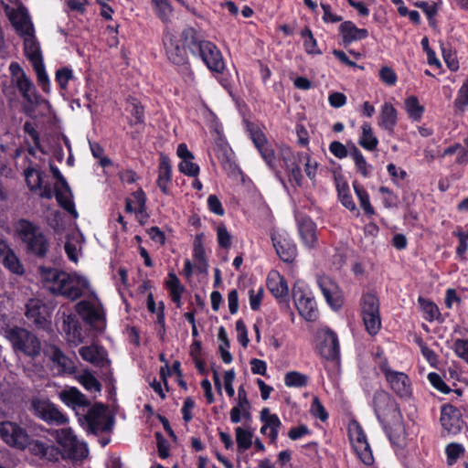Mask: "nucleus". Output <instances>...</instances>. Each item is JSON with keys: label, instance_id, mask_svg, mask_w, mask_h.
Returning a JSON list of instances; mask_svg holds the SVG:
<instances>
[{"label": "nucleus", "instance_id": "338daca9", "mask_svg": "<svg viewBox=\"0 0 468 468\" xmlns=\"http://www.w3.org/2000/svg\"><path fill=\"white\" fill-rule=\"evenodd\" d=\"M431 385L443 394L452 392V388L445 383L442 378L436 372H431L428 375Z\"/></svg>", "mask_w": 468, "mask_h": 468}, {"label": "nucleus", "instance_id": "bb28decb", "mask_svg": "<svg viewBox=\"0 0 468 468\" xmlns=\"http://www.w3.org/2000/svg\"><path fill=\"white\" fill-rule=\"evenodd\" d=\"M339 34L342 37V42L345 47L349 46L354 41L366 39L368 37V30L358 28L352 21H344L338 27Z\"/></svg>", "mask_w": 468, "mask_h": 468}, {"label": "nucleus", "instance_id": "6ab92c4d", "mask_svg": "<svg viewBox=\"0 0 468 468\" xmlns=\"http://www.w3.org/2000/svg\"><path fill=\"white\" fill-rule=\"evenodd\" d=\"M105 410L106 407L102 403H95L85 415L84 418L88 428L92 433L97 434L100 431L106 432L112 430L113 423L112 418H108L103 423L101 421L105 414Z\"/></svg>", "mask_w": 468, "mask_h": 468}, {"label": "nucleus", "instance_id": "5701e85b", "mask_svg": "<svg viewBox=\"0 0 468 468\" xmlns=\"http://www.w3.org/2000/svg\"><path fill=\"white\" fill-rule=\"evenodd\" d=\"M77 313L90 326L95 327L97 323H101L105 326V312L101 305L95 307L88 301H80L76 305Z\"/></svg>", "mask_w": 468, "mask_h": 468}, {"label": "nucleus", "instance_id": "a19ab883", "mask_svg": "<svg viewBox=\"0 0 468 468\" xmlns=\"http://www.w3.org/2000/svg\"><path fill=\"white\" fill-rule=\"evenodd\" d=\"M405 109L411 120L420 121L422 118L424 107L420 104L416 96H410L406 99Z\"/></svg>", "mask_w": 468, "mask_h": 468}, {"label": "nucleus", "instance_id": "20e7f679", "mask_svg": "<svg viewBox=\"0 0 468 468\" xmlns=\"http://www.w3.org/2000/svg\"><path fill=\"white\" fill-rule=\"evenodd\" d=\"M15 353L36 358L41 353V342L38 337L26 328L15 325L5 332Z\"/></svg>", "mask_w": 468, "mask_h": 468}, {"label": "nucleus", "instance_id": "473e14b6", "mask_svg": "<svg viewBox=\"0 0 468 468\" xmlns=\"http://www.w3.org/2000/svg\"><path fill=\"white\" fill-rule=\"evenodd\" d=\"M418 303L423 312V318L428 322L438 321L442 323L443 319L437 304L430 299L420 296L418 298Z\"/></svg>", "mask_w": 468, "mask_h": 468}, {"label": "nucleus", "instance_id": "cd10ccee", "mask_svg": "<svg viewBox=\"0 0 468 468\" xmlns=\"http://www.w3.org/2000/svg\"><path fill=\"white\" fill-rule=\"evenodd\" d=\"M378 123L389 135L394 134L398 123V112L390 102L382 104Z\"/></svg>", "mask_w": 468, "mask_h": 468}, {"label": "nucleus", "instance_id": "c03bdc74", "mask_svg": "<svg viewBox=\"0 0 468 468\" xmlns=\"http://www.w3.org/2000/svg\"><path fill=\"white\" fill-rule=\"evenodd\" d=\"M78 381L88 391L94 390L96 392H101V384L88 369H85L83 373L78 377Z\"/></svg>", "mask_w": 468, "mask_h": 468}, {"label": "nucleus", "instance_id": "bf43d9fd", "mask_svg": "<svg viewBox=\"0 0 468 468\" xmlns=\"http://www.w3.org/2000/svg\"><path fill=\"white\" fill-rule=\"evenodd\" d=\"M133 109L131 110V114L134 118V121L131 120L129 124L131 126L135 124H143L144 123V108L142 103L135 98H131L130 100Z\"/></svg>", "mask_w": 468, "mask_h": 468}, {"label": "nucleus", "instance_id": "4be33fe9", "mask_svg": "<svg viewBox=\"0 0 468 468\" xmlns=\"http://www.w3.org/2000/svg\"><path fill=\"white\" fill-rule=\"evenodd\" d=\"M55 294L75 301L82 296V289L76 283L75 280L66 271L60 274L56 286L52 288Z\"/></svg>", "mask_w": 468, "mask_h": 468}, {"label": "nucleus", "instance_id": "5fc2aeb1", "mask_svg": "<svg viewBox=\"0 0 468 468\" xmlns=\"http://www.w3.org/2000/svg\"><path fill=\"white\" fill-rule=\"evenodd\" d=\"M452 236L458 239V246L456 247V256L461 261H463L466 259L465 253L468 250L467 235H463L462 227L458 226L456 230L452 232Z\"/></svg>", "mask_w": 468, "mask_h": 468}, {"label": "nucleus", "instance_id": "a878e982", "mask_svg": "<svg viewBox=\"0 0 468 468\" xmlns=\"http://www.w3.org/2000/svg\"><path fill=\"white\" fill-rule=\"evenodd\" d=\"M79 354L83 360L95 367H103L109 363L107 352L102 346L96 345L81 346L79 349Z\"/></svg>", "mask_w": 468, "mask_h": 468}, {"label": "nucleus", "instance_id": "774afa93", "mask_svg": "<svg viewBox=\"0 0 468 468\" xmlns=\"http://www.w3.org/2000/svg\"><path fill=\"white\" fill-rule=\"evenodd\" d=\"M454 106L462 112L468 106V80L463 83L458 90L457 97L454 100Z\"/></svg>", "mask_w": 468, "mask_h": 468}, {"label": "nucleus", "instance_id": "ea45409f", "mask_svg": "<svg viewBox=\"0 0 468 468\" xmlns=\"http://www.w3.org/2000/svg\"><path fill=\"white\" fill-rule=\"evenodd\" d=\"M235 434L239 452H245L251 447L253 438L252 431L243 429L242 427H237L235 428Z\"/></svg>", "mask_w": 468, "mask_h": 468}, {"label": "nucleus", "instance_id": "4468645a", "mask_svg": "<svg viewBox=\"0 0 468 468\" xmlns=\"http://www.w3.org/2000/svg\"><path fill=\"white\" fill-rule=\"evenodd\" d=\"M26 317L38 329L48 330L50 327V314L46 303L37 298H31L26 303Z\"/></svg>", "mask_w": 468, "mask_h": 468}, {"label": "nucleus", "instance_id": "e2e57ef3", "mask_svg": "<svg viewBox=\"0 0 468 468\" xmlns=\"http://www.w3.org/2000/svg\"><path fill=\"white\" fill-rule=\"evenodd\" d=\"M378 192L383 196V206L386 208L395 207L398 205L399 197L388 186H381Z\"/></svg>", "mask_w": 468, "mask_h": 468}, {"label": "nucleus", "instance_id": "4c0bfd02", "mask_svg": "<svg viewBox=\"0 0 468 468\" xmlns=\"http://www.w3.org/2000/svg\"><path fill=\"white\" fill-rule=\"evenodd\" d=\"M301 37L303 39L304 51L309 55H321L323 52L318 48L317 41L314 37L312 30L305 27L300 33Z\"/></svg>", "mask_w": 468, "mask_h": 468}, {"label": "nucleus", "instance_id": "79ce46f5", "mask_svg": "<svg viewBox=\"0 0 468 468\" xmlns=\"http://www.w3.org/2000/svg\"><path fill=\"white\" fill-rule=\"evenodd\" d=\"M214 151L217 158L223 166L231 163L233 152L227 142L218 140L216 143Z\"/></svg>", "mask_w": 468, "mask_h": 468}, {"label": "nucleus", "instance_id": "72a5a7b5", "mask_svg": "<svg viewBox=\"0 0 468 468\" xmlns=\"http://www.w3.org/2000/svg\"><path fill=\"white\" fill-rule=\"evenodd\" d=\"M353 188L365 215L367 217L375 215V208L370 203L369 195L365 187L358 181L355 180L353 182Z\"/></svg>", "mask_w": 468, "mask_h": 468}, {"label": "nucleus", "instance_id": "37998d69", "mask_svg": "<svg viewBox=\"0 0 468 468\" xmlns=\"http://www.w3.org/2000/svg\"><path fill=\"white\" fill-rule=\"evenodd\" d=\"M26 182L31 191L40 189L43 184L42 172L40 170L28 167L24 172Z\"/></svg>", "mask_w": 468, "mask_h": 468}, {"label": "nucleus", "instance_id": "c9c22d12", "mask_svg": "<svg viewBox=\"0 0 468 468\" xmlns=\"http://www.w3.org/2000/svg\"><path fill=\"white\" fill-rule=\"evenodd\" d=\"M68 194L65 195L61 190H59L57 186H55V197L60 207H62L66 212L71 215L74 218H77L79 214L75 207V204L72 200V193L66 192Z\"/></svg>", "mask_w": 468, "mask_h": 468}, {"label": "nucleus", "instance_id": "393cba45", "mask_svg": "<svg viewBox=\"0 0 468 468\" xmlns=\"http://www.w3.org/2000/svg\"><path fill=\"white\" fill-rule=\"evenodd\" d=\"M260 419L262 422L260 430L261 433L266 435L267 431L270 430L268 433L270 443H276L279 430L282 425L280 418L277 414H271L269 408H263L261 411Z\"/></svg>", "mask_w": 468, "mask_h": 468}, {"label": "nucleus", "instance_id": "1a4fd4ad", "mask_svg": "<svg viewBox=\"0 0 468 468\" xmlns=\"http://www.w3.org/2000/svg\"><path fill=\"white\" fill-rule=\"evenodd\" d=\"M56 440L61 448L64 459L82 461L88 455L87 444L80 442L70 429H62L57 432Z\"/></svg>", "mask_w": 468, "mask_h": 468}, {"label": "nucleus", "instance_id": "f8f14e48", "mask_svg": "<svg viewBox=\"0 0 468 468\" xmlns=\"http://www.w3.org/2000/svg\"><path fill=\"white\" fill-rule=\"evenodd\" d=\"M246 130L266 165L270 169L276 171L277 165L275 151L268 142L264 133L256 123L250 122H246Z\"/></svg>", "mask_w": 468, "mask_h": 468}, {"label": "nucleus", "instance_id": "69168bd1", "mask_svg": "<svg viewBox=\"0 0 468 468\" xmlns=\"http://www.w3.org/2000/svg\"><path fill=\"white\" fill-rule=\"evenodd\" d=\"M358 459L365 465H372L374 463V456L372 453V450L368 442L363 444V446L354 448Z\"/></svg>", "mask_w": 468, "mask_h": 468}, {"label": "nucleus", "instance_id": "39448f33", "mask_svg": "<svg viewBox=\"0 0 468 468\" xmlns=\"http://www.w3.org/2000/svg\"><path fill=\"white\" fill-rule=\"evenodd\" d=\"M162 43L166 58L173 65L185 70L190 69V61L187 55V45L183 39L182 32L179 37L165 27L162 34Z\"/></svg>", "mask_w": 468, "mask_h": 468}, {"label": "nucleus", "instance_id": "7ed1b4c3", "mask_svg": "<svg viewBox=\"0 0 468 468\" xmlns=\"http://www.w3.org/2000/svg\"><path fill=\"white\" fill-rule=\"evenodd\" d=\"M16 232L28 256L38 260L48 257L50 241L38 225L28 219L21 218L17 222Z\"/></svg>", "mask_w": 468, "mask_h": 468}, {"label": "nucleus", "instance_id": "603ef678", "mask_svg": "<svg viewBox=\"0 0 468 468\" xmlns=\"http://www.w3.org/2000/svg\"><path fill=\"white\" fill-rule=\"evenodd\" d=\"M155 16L164 23L168 24L171 22V16L174 13V8L169 2L152 5Z\"/></svg>", "mask_w": 468, "mask_h": 468}, {"label": "nucleus", "instance_id": "680f3d73", "mask_svg": "<svg viewBox=\"0 0 468 468\" xmlns=\"http://www.w3.org/2000/svg\"><path fill=\"white\" fill-rule=\"evenodd\" d=\"M217 239L218 246L222 249H229L231 246L232 236L228 231L226 225L221 222L217 227Z\"/></svg>", "mask_w": 468, "mask_h": 468}, {"label": "nucleus", "instance_id": "3c124183", "mask_svg": "<svg viewBox=\"0 0 468 468\" xmlns=\"http://www.w3.org/2000/svg\"><path fill=\"white\" fill-rule=\"evenodd\" d=\"M37 271L44 282H52L54 286L58 282L60 274L64 272L63 271H59L56 268L46 267L43 265L38 267Z\"/></svg>", "mask_w": 468, "mask_h": 468}, {"label": "nucleus", "instance_id": "49530a36", "mask_svg": "<svg viewBox=\"0 0 468 468\" xmlns=\"http://www.w3.org/2000/svg\"><path fill=\"white\" fill-rule=\"evenodd\" d=\"M32 66L37 74V79L39 86L41 87L44 92L48 93L50 91V81L47 74L43 59L34 62Z\"/></svg>", "mask_w": 468, "mask_h": 468}, {"label": "nucleus", "instance_id": "13d9d810", "mask_svg": "<svg viewBox=\"0 0 468 468\" xmlns=\"http://www.w3.org/2000/svg\"><path fill=\"white\" fill-rule=\"evenodd\" d=\"M413 5L422 10V12L427 16V19L429 21V25L432 26L433 25V21H434V16L438 13L437 5L434 2L429 3V2H426V1H422V0H418V1L413 3Z\"/></svg>", "mask_w": 468, "mask_h": 468}, {"label": "nucleus", "instance_id": "e433bc0d", "mask_svg": "<svg viewBox=\"0 0 468 468\" xmlns=\"http://www.w3.org/2000/svg\"><path fill=\"white\" fill-rule=\"evenodd\" d=\"M52 360L57 363L65 373L73 374L78 370L75 362L67 356L59 348L54 350Z\"/></svg>", "mask_w": 468, "mask_h": 468}, {"label": "nucleus", "instance_id": "f3484780", "mask_svg": "<svg viewBox=\"0 0 468 468\" xmlns=\"http://www.w3.org/2000/svg\"><path fill=\"white\" fill-rule=\"evenodd\" d=\"M318 337L321 340L319 345L321 356L328 361L339 362L340 345L335 332L326 328L319 332Z\"/></svg>", "mask_w": 468, "mask_h": 468}, {"label": "nucleus", "instance_id": "9b49d317", "mask_svg": "<svg viewBox=\"0 0 468 468\" xmlns=\"http://www.w3.org/2000/svg\"><path fill=\"white\" fill-rule=\"evenodd\" d=\"M30 412L48 424L63 425L68 422L67 416L48 399L34 398L30 401Z\"/></svg>", "mask_w": 468, "mask_h": 468}, {"label": "nucleus", "instance_id": "c756f323", "mask_svg": "<svg viewBox=\"0 0 468 468\" xmlns=\"http://www.w3.org/2000/svg\"><path fill=\"white\" fill-rule=\"evenodd\" d=\"M164 286L168 291L171 301L177 308H181L182 295L186 288L173 271L168 272L167 280L165 282Z\"/></svg>", "mask_w": 468, "mask_h": 468}, {"label": "nucleus", "instance_id": "c85d7f7f", "mask_svg": "<svg viewBox=\"0 0 468 468\" xmlns=\"http://www.w3.org/2000/svg\"><path fill=\"white\" fill-rule=\"evenodd\" d=\"M172 181V165L170 159L161 154L158 165V177L156 180L157 186L165 195H169V184Z\"/></svg>", "mask_w": 468, "mask_h": 468}, {"label": "nucleus", "instance_id": "f704fd0d", "mask_svg": "<svg viewBox=\"0 0 468 468\" xmlns=\"http://www.w3.org/2000/svg\"><path fill=\"white\" fill-rule=\"evenodd\" d=\"M350 155L354 160L356 172L365 178L369 177V168H372V166L367 164L365 156L355 144H353L350 149Z\"/></svg>", "mask_w": 468, "mask_h": 468}, {"label": "nucleus", "instance_id": "7c9ffc66", "mask_svg": "<svg viewBox=\"0 0 468 468\" xmlns=\"http://www.w3.org/2000/svg\"><path fill=\"white\" fill-rule=\"evenodd\" d=\"M60 399L67 406L73 409H76L77 407L85 408L90 405V402L86 396L75 387L63 390L60 393Z\"/></svg>", "mask_w": 468, "mask_h": 468}, {"label": "nucleus", "instance_id": "4d7b16f0", "mask_svg": "<svg viewBox=\"0 0 468 468\" xmlns=\"http://www.w3.org/2000/svg\"><path fill=\"white\" fill-rule=\"evenodd\" d=\"M25 52L28 59L34 62L42 60V55L37 42L34 39H25Z\"/></svg>", "mask_w": 468, "mask_h": 468}, {"label": "nucleus", "instance_id": "aec40b11", "mask_svg": "<svg viewBox=\"0 0 468 468\" xmlns=\"http://www.w3.org/2000/svg\"><path fill=\"white\" fill-rule=\"evenodd\" d=\"M295 221L301 240L307 248L314 249L317 244L315 222L304 213L297 214Z\"/></svg>", "mask_w": 468, "mask_h": 468}, {"label": "nucleus", "instance_id": "a18cd8bd", "mask_svg": "<svg viewBox=\"0 0 468 468\" xmlns=\"http://www.w3.org/2000/svg\"><path fill=\"white\" fill-rule=\"evenodd\" d=\"M284 384L288 388H303L308 384V377L298 371H289L284 376Z\"/></svg>", "mask_w": 468, "mask_h": 468}, {"label": "nucleus", "instance_id": "de8ad7c7", "mask_svg": "<svg viewBox=\"0 0 468 468\" xmlns=\"http://www.w3.org/2000/svg\"><path fill=\"white\" fill-rule=\"evenodd\" d=\"M336 188L341 204L350 211L356 210V206L353 200L348 185L346 183L337 185Z\"/></svg>", "mask_w": 468, "mask_h": 468}, {"label": "nucleus", "instance_id": "9d476101", "mask_svg": "<svg viewBox=\"0 0 468 468\" xmlns=\"http://www.w3.org/2000/svg\"><path fill=\"white\" fill-rule=\"evenodd\" d=\"M0 439L9 447L24 451L28 447L31 436L27 431L17 422L10 420L0 421Z\"/></svg>", "mask_w": 468, "mask_h": 468}, {"label": "nucleus", "instance_id": "f03ea898", "mask_svg": "<svg viewBox=\"0 0 468 468\" xmlns=\"http://www.w3.org/2000/svg\"><path fill=\"white\" fill-rule=\"evenodd\" d=\"M182 36L193 57L200 58L210 71H224L223 56L216 44L205 39L203 34L193 27L183 28Z\"/></svg>", "mask_w": 468, "mask_h": 468}, {"label": "nucleus", "instance_id": "052dcab7", "mask_svg": "<svg viewBox=\"0 0 468 468\" xmlns=\"http://www.w3.org/2000/svg\"><path fill=\"white\" fill-rule=\"evenodd\" d=\"M310 412L312 416L324 422L328 420L329 414L318 397H314L311 402Z\"/></svg>", "mask_w": 468, "mask_h": 468}, {"label": "nucleus", "instance_id": "f257e3e1", "mask_svg": "<svg viewBox=\"0 0 468 468\" xmlns=\"http://www.w3.org/2000/svg\"><path fill=\"white\" fill-rule=\"evenodd\" d=\"M371 407L391 444H399L403 417L397 400L388 391L378 389L373 395Z\"/></svg>", "mask_w": 468, "mask_h": 468}, {"label": "nucleus", "instance_id": "58836bf2", "mask_svg": "<svg viewBox=\"0 0 468 468\" xmlns=\"http://www.w3.org/2000/svg\"><path fill=\"white\" fill-rule=\"evenodd\" d=\"M0 261L12 273L22 275L25 272L23 264L13 250L5 255Z\"/></svg>", "mask_w": 468, "mask_h": 468}, {"label": "nucleus", "instance_id": "8fccbe9b", "mask_svg": "<svg viewBox=\"0 0 468 468\" xmlns=\"http://www.w3.org/2000/svg\"><path fill=\"white\" fill-rule=\"evenodd\" d=\"M465 452L463 444L458 442H451L445 447V454L447 464L452 466L456 463L457 460Z\"/></svg>", "mask_w": 468, "mask_h": 468}, {"label": "nucleus", "instance_id": "ddd939ff", "mask_svg": "<svg viewBox=\"0 0 468 468\" xmlns=\"http://www.w3.org/2000/svg\"><path fill=\"white\" fill-rule=\"evenodd\" d=\"M16 88L27 102V104L23 106V112L27 116H32L35 112V107L48 103V101L43 99L41 95L37 93L34 84L25 73L17 78Z\"/></svg>", "mask_w": 468, "mask_h": 468}, {"label": "nucleus", "instance_id": "a211bd4d", "mask_svg": "<svg viewBox=\"0 0 468 468\" xmlns=\"http://www.w3.org/2000/svg\"><path fill=\"white\" fill-rule=\"evenodd\" d=\"M317 284L326 301L334 309H339L344 303L343 292L339 285L329 276L322 275L317 278Z\"/></svg>", "mask_w": 468, "mask_h": 468}, {"label": "nucleus", "instance_id": "09e8293b", "mask_svg": "<svg viewBox=\"0 0 468 468\" xmlns=\"http://www.w3.org/2000/svg\"><path fill=\"white\" fill-rule=\"evenodd\" d=\"M203 233L196 235L193 244V258L201 266L207 267L206 252L203 245Z\"/></svg>", "mask_w": 468, "mask_h": 468}, {"label": "nucleus", "instance_id": "dca6fc26", "mask_svg": "<svg viewBox=\"0 0 468 468\" xmlns=\"http://www.w3.org/2000/svg\"><path fill=\"white\" fill-rule=\"evenodd\" d=\"M266 286L281 308H290L289 287L283 276L276 271H271L266 280Z\"/></svg>", "mask_w": 468, "mask_h": 468}, {"label": "nucleus", "instance_id": "2f4dec72", "mask_svg": "<svg viewBox=\"0 0 468 468\" xmlns=\"http://www.w3.org/2000/svg\"><path fill=\"white\" fill-rule=\"evenodd\" d=\"M358 144L367 151L373 152L377 150L378 139L375 136L369 122H365L361 125V134L358 139Z\"/></svg>", "mask_w": 468, "mask_h": 468}, {"label": "nucleus", "instance_id": "0eeeda50", "mask_svg": "<svg viewBox=\"0 0 468 468\" xmlns=\"http://www.w3.org/2000/svg\"><path fill=\"white\" fill-rule=\"evenodd\" d=\"M361 316L366 331L375 336L381 329L380 303L375 292H364L360 299Z\"/></svg>", "mask_w": 468, "mask_h": 468}, {"label": "nucleus", "instance_id": "2eb2a0df", "mask_svg": "<svg viewBox=\"0 0 468 468\" xmlns=\"http://www.w3.org/2000/svg\"><path fill=\"white\" fill-rule=\"evenodd\" d=\"M440 422L443 430L452 435L460 433L465 424L461 410L450 403L441 405Z\"/></svg>", "mask_w": 468, "mask_h": 468}, {"label": "nucleus", "instance_id": "423d86ee", "mask_svg": "<svg viewBox=\"0 0 468 468\" xmlns=\"http://www.w3.org/2000/svg\"><path fill=\"white\" fill-rule=\"evenodd\" d=\"M378 367L384 375L388 388L397 397L405 400L413 397L411 380L406 373L392 369L387 357L378 363Z\"/></svg>", "mask_w": 468, "mask_h": 468}, {"label": "nucleus", "instance_id": "b1692460", "mask_svg": "<svg viewBox=\"0 0 468 468\" xmlns=\"http://www.w3.org/2000/svg\"><path fill=\"white\" fill-rule=\"evenodd\" d=\"M8 18L18 35L34 37V27L26 7L21 6L12 10L8 14Z\"/></svg>", "mask_w": 468, "mask_h": 468}, {"label": "nucleus", "instance_id": "864d4df0", "mask_svg": "<svg viewBox=\"0 0 468 468\" xmlns=\"http://www.w3.org/2000/svg\"><path fill=\"white\" fill-rule=\"evenodd\" d=\"M73 78V70L69 67H62L56 70L55 80L62 90H66L68 89L69 82Z\"/></svg>", "mask_w": 468, "mask_h": 468}, {"label": "nucleus", "instance_id": "6e6552de", "mask_svg": "<svg viewBox=\"0 0 468 468\" xmlns=\"http://www.w3.org/2000/svg\"><path fill=\"white\" fill-rule=\"evenodd\" d=\"M292 298L299 314L307 322H315L319 311L314 296L304 282L297 281L292 287Z\"/></svg>", "mask_w": 468, "mask_h": 468}, {"label": "nucleus", "instance_id": "0e129e2a", "mask_svg": "<svg viewBox=\"0 0 468 468\" xmlns=\"http://www.w3.org/2000/svg\"><path fill=\"white\" fill-rule=\"evenodd\" d=\"M132 197L133 198V202L137 205V214L142 215L144 218H148V214L146 213V195L142 188L132 193Z\"/></svg>", "mask_w": 468, "mask_h": 468}, {"label": "nucleus", "instance_id": "412c9836", "mask_svg": "<svg viewBox=\"0 0 468 468\" xmlns=\"http://www.w3.org/2000/svg\"><path fill=\"white\" fill-rule=\"evenodd\" d=\"M271 240L277 255L282 261L286 263L294 261L297 248L292 238L285 233H274L271 235Z\"/></svg>", "mask_w": 468, "mask_h": 468}, {"label": "nucleus", "instance_id": "6e6d98bb", "mask_svg": "<svg viewBox=\"0 0 468 468\" xmlns=\"http://www.w3.org/2000/svg\"><path fill=\"white\" fill-rule=\"evenodd\" d=\"M63 329L74 339H80L81 337V326L72 315H68L63 322Z\"/></svg>", "mask_w": 468, "mask_h": 468}]
</instances>
